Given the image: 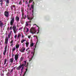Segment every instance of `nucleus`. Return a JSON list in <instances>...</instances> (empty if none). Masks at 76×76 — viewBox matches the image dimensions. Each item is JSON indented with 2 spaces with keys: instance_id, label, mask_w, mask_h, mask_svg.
I'll return each instance as SVG.
<instances>
[{
  "instance_id": "nucleus-1",
  "label": "nucleus",
  "mask_w": 76,
  "mask_h": 76,
  "mask_svg": "<svg viewBox=\"0 0 76 76\" xmlns=\"http://www.w3.org/2000/svg\"><path fill=\"white\" fill-rule=\"evenodd\" d=\"M26 61H24L23 63L22 64H20V65L17 68V70H20L21 67H22L21 70V73H22L23 72V66H25L26 67H28V63H27L26 65Z\"/></svg>"
},
{
  "instance_id": "nucleus-2",
  "label": "nucleus",
  "mask_w": 76,
  "mask_h": 76,
  "mask_svg": "<svg viewBox=\"0 0 76 76\" xmlns=\"http://www.w3.org/2000/svg\"><path fill=\"white\" fill-rule=\"evenodd\" d=\"M35 27H32L31 28L30 30V32L32 34H35L36 33V32H37V30L36 29V28L37 27H38V28L37 29V31H38V32H37V34H38L39 33V27H38V26H37L36 24H33V26H35Z\"/></svg>"
},
{
  "instance_id": "nucleus-3",
  "label": "nucleus",
  "mask_w": 76,
  "mask_h": 76,
  "mask_svg": "<svg viewBox=\"0 0 76 76\" xmlns=\"http://www.w3.org/2000/svg\"><path fill=\"white\" fill-rule=\"evenodd\" d=\"M4 15L5 16L6 18H7V20H8L7 18H9V11H6L4 12Z\"/></svg>"
},
{
  "instance_id": "nucleus-4",
  "label": "nucleus",
  "mask_w": 76,
  "mask_h": 76,
  "mask_svg": "<svg viewBox=\"0 0 76 76\" xmlns=\"http://www.w3.org/2000/svg\"><path fill=\"white\" fill-rule=\"evenodd\" d=\"M38 40H37V42L36 43V45H35L34 46V48H33V50L32 52V54L33 55V56L31 57V59H32V58H33V57H34V54L35 53V48H36V47H37V43H38Z\"/></svg>"
},
{
  "instance_id": "nucleus-5",
  "label": "nucleus",
  "mask_w": 76,
  "mask_h": 76,
  "mask_svg": "<svg viewBox=\"0 0 76 76\" xmlns=\"http://www.w3.org/2000/svg\"><path fill=\"white\" fill-rule=\"evenodd\" d=\"M14 22H15V17H12L11 18V20L10 22V25L12 26L14 23Z\"/></svg>"
},
{
  "instance_id": "nucleus-6",
  "label": "nucleus",
  "mask_w": 76,
  "mask_h": 76,
  "mask_svg": "<svg viewBox=\"0 0 76 76\" xmlns=\"http://www.w3.org/2000/svg\"><path fill=\"white\" fill-rule=\"evenodd\" d=\"M31 21H27L26 22L25 25L26 26H28V27H31Z\"/></svg>"
},
{
  "instance_id": "nucleus-7",
  "label": "nucleus",
  "mask_w": 76,
  "mask_h": 76,
  "mask_svg": "<svg viewBox=\"0 0 76 76\" xmlns=\"http://www.w3.org/2000/svg\"><path fill=\"white\" fill-rule=\"evenodd\" d=\"M18 57H19V54H16L15 55V59L16 61V62H18Z\"/></svg>"
},
{
  "instance_id": "nucleus-8",
  "label": "nucleus",
  "mask_w": 76,
  "mask_h": 76,
  "mask_svg": "<svg viewBox=\"0 0 76 76\" xmlns=\"http://www.w3.org/2000/svg\"><path fill=\"white\" fill-rule=\"evenodd\" d=\"M7 45L5 46L4 48V52H3V54L4 56H5L6 55V52L7 51Z\"/></svg>"
},
{
  "instance_id": "nucleus-9",
  "label": "nucleus",
  "mask_w": 76,
  "mask_h": 76,
  "mask_svg": "<svg viewBox=\"0 0 76 76\" xmlns=\"http://www.w3.org/2000/svg\"><path fill=\"white\" fill-rule=\"evenodd\" d=\"M25 48L24 47H23L20 50V51L21 53H24L25 51Z\"/></svg>"
},
{
  "instance_id": "nucleus-10",
  "label": "nucleus",
  "mask_w": 76,
  "mask_h": 76,
  "mask_svg": "<svg viewBox=\"0 0 76 76\" xmlns=\"http://www.w3.org/2000/svg\"><path fill=\"white\" fill-rule=\"evenodd\" d=\"M13 61H14V58H10L9 60V63H12L13 62Z\"/></svg>"
},
{
  "instance_id": "nucleus-11",
  "label": "nucleus",
  "mask_w": 76,
  "mask_h": 76,
  "mask_svg": "<svg viewBox=\"0 0 76 76\" xmlns=\"http://www.w3.org/2000/svg\"><path fill=\"white\" fill-rule=\"evenodd\" d=\"M9 41V39L8 37H7L5 39V43L6 44H8V41Z\"/></svg>"
},
{
  "instance_id": "nucleus-12",
  "label": "nucleus",
  "mask_w": 76,
  "mask_h": 76,
  "mask_svg": "<svg viewBox=\"0 0 76 76\" xmlns=\"http://www.w3.org/2000/svg\"><path fill=\"white\" fill-rule=\"evenodd\" d=\"M4 26V24L2 23L1 21H0V27L1 28H2V27Z\"/></svg>"
},
{
  "instance_id": "nucleus-13",
  "label": "nucleus",
  "mask_w": 76,
  "mask_h": 76,
  "mask_svg": "<svg viewBox=\"0 0 76 76\" xmlns=\"http://www.w3.org/2000/svg\"><path fill=\"white\" fill-rule=\"evenodd\" d=\"M15 20L17 22H18L19 21V17L17 16L15 18Z\"/></svg>"
},
{
  "instance_id": "nucleus-14",
  "label": "nucleus",
  "mask_w": 76,
  "mask_h": 76,
  "mask_svg": "<svg viewBox=\"0 0 76 76\" xmlns=\"http://www.w3.org/2000/svg\"><path fill=\"white\" fill-rule=\"evenodd\" d=\"M13 7L14 8V9H16V6L15 5H12L11 7V10H13Z\"/></svg>"
},
{
  "instance_id": "nucleus-15",
  "label": "nucleus",
  "mask_w": 76,
  "mask_h": 76,
  "mask_svg": "<svg viewBox=\"0 0 76 76\" xmlns=\"http://www.w3.org/2000/svg\"><path fill=\"white\" fill-rule=\"evenodd\" d=\"M25 44L26 47H28V46H29V42L26 41V42L25 43Z\"/></svg>"
},
{
  "instance_id": "nucleus-16",
  "label": "nucleus",
  "mask_w": 76,
  "mask_h": 76,
  "mask_svg": "<svg viewBox=\"0 0 76 76\" xmlns=\"http://www.w3.org/2000/svg\"><path fill=\"white\" fill-rule=\"evenodd\" d=\"M13 40H12L10 42V46H13Z\"/></svg>"
},
{
  "instance_id": "nucleus-17",
  "label": "nucleus",
  "mask_w": 76,
  "mask_h": 76,
  "mask_svg": "<svg viewBox=\"0 0 76 76\" xmlns=\"http://www.w3.org/2000/svg\"><path fill=\"white\" fill-rule=\"evenodd\" d=\"M7 62V59H5L4 60V64H3L4 66Z\"/></svg>"
},
{
  "instance_id": "nucleus-18",
  "label": "nucleus",
  "mask_w": 76,
  "mask_h": 76,
  "mask_svg": "<svg viewBox=\"0 0 76 76\" xmlns=\"http://www.w3.org/2000/svg\"><path fill=\"white\" fill-rule=\"evenodd\" d=\"M17 27L16 26H15V25H14L12 27V29L13 30H14L15 29H16V28Z\"/></svg>"
},
{
  "instance_id": "nucleus-19",
  "label": "nucleus",
  "mask_w": 76,
  "mask_h": 76,
  "mask_svg": "<svg viewBox=\"0 0 76 76\" xmlns=\"http://www.w3.org/2000/svg\"><path fill=\"white\" fill-rule=\"evenodd\" d=\"M13 31L14 32V34H16L17 32H18V28H16V29H15L13 30Z\"/></svg>"
},
{
  "instance_id": "nucleus-20",
  "label": "nucleus",
  "mask_w": 76,
  "mask_h": 76,
  "mask_svg": "<svg viewBox=\"0 0 76 76\" xmlns=\"http://www.w3.org/2000/svg\"><path fill=\"white\" fill-rule=\"evenodd\" d=\"M19 46H20V45H19V44L15 46L16 48V49L19 48Z\"/></svg>"
},
{
  "instance_id": "nucleus-21",
  "label": "nucleus",
  "mask_w": 76,
  "mask_h": 76,
  "mask_svg": "<svg viewBox=\"0 0 76 76\" xmlns=\"http://www.w3.org/2000/svg\"><path fill=\"white\" fill-rule=\"evenodd\" d=\"M26 29L27 30L26 31V32H29V28H28L25 27L24 28V29Z\"/></svg>"
},
{
  "instance_id": "nucleus-22",
  "label": "nucleus",
  "mask_w": 76,
  "mask_h": 76,
  "mask_svg": "<svg viewBox=\"0 0 76 76\" xmlns=\"http://www.w3.org/2000/svg\"><path fill=\"white\" fill-rule=\"evenodd\" d=\"M33 46H34V43H31L30 44V47H31V48H32Z\"/></svg>"
},
{
  "instance_id": "nucleus-23",
  "label": "nucleus",
  "mask_w": 76,
  "mask_h": 76,
  "mask_svg": "<svg viewBox=\"0 0 76 76\" xmlns=\"http://www.w3.org/2000/svg\"><path fill=\"white\" fill-rule=\"evenodd\" d=\"M27 71H28V69H26V72H25L24 73V75H23V76H25L26 72H27Z\"/></svg>"
},
{
  "instance_id": "nucleus-24",
  "label": "nucleus",
  "mask_w": 76,
  "mask_h": 76,
  "mask_svg": "<svg viewBox=\"0 0 76 76\" xmlns=\"http://www.w3.org/2000/svg\"><path fill=\"white\" fill-rule=\"evenodd\" d=\"M7 4H9V0H5Z\"/></svg>"
},
{
  "instance_id": "nucleus-25",
  "label": "nucleus",
  "mask_w": 76,
  "mask_h": 76,
  "mask_svg": "<svg viewBox=\"0 0 76 76\" xmlns=\"http://www.w3.org/2000/svg\"><path fill=\"white\" fill-rule=\"evenodd\" d=\"M26 40H25L24 39H23L22 40H21V43H23V42H24V41H26Z\"/></svg>"
},
{
  "instance_id": "nucleus-26",
  "label": "nucleus",
  "mask_w": 76,
  "mask_h": 76,
  "mask_svg": "<svg viewBox=\"0 0 76 76\" xmlns=\"http://www.w3.org/2000/svg\"><path fill=\"white\" fill-rule=\"evenodd\" d=\"M21 36L22 35H21V34H18L17 36V38H19L20 37H21Z\"/></svg>"
},
{
  "instance_id": "nucleus-27",
  "label": "nucleus",
  "mask_w": 76,
  "mask_h": 76,
  "mask_svg": "<svg viewBox=\"0 0 76 76\" xmlns=\"http://www.w3.org/2000/svg\"><path fill=\"white\" fill-rule=\"evenodd\" d=\"M11 36V34H9L8 37V39H10V36Z\"/></svg>"
},
{
  "instance_id": "nucleus-28",
  "label": "nucleus",
  "mask_w": 76,
  "mask_h": 76,
  "mask_svg": "<svg viewBox=\"0 0 76 76\" xmlns=\"http://www.w3.org/2000/svg\"><path fill=\"white\" fill-rule=\"evenodd\" d=\"M24 22H25V21L23 20H21L20 21V23L22 24L24 23Z\"/></svg>"
},
{
  "instance_id": "nucleus-29",
  "label": "nucleus",
  "mask_w": 76,
  "mask_h": 76,
  "mask_svg": "<svg viewBox=\"0 0 76 76\" xmlns=\"http://www.w3.org/2000/svg\"><path fill=\"white\" fill-rule=\"evenodd\" d=\"M28 20H32L33 19V17H28Z\"/></svg>"
},
{
  "instance_id": "nucleus-30",
  "label": "nucleus",
  "mask_w": 76,
  "mask_h": 76,
  "mask_svg": "<svg viewBox=\"0 0 76 76\" xmlns=\"http://www.w3.org/2000/svg\"><path fill=\"white\" fill-rule=\"evenodd\" d=\"M15 50L16 48H15V47L14 48H13L12 49V51H15Z\"/></svg>"
},
{
  "instance_id": "nucleus-31",
  "label": "nucleus",
  "mask_w": 76,
  "mask_h": 76,
  "mask_svg": "<svg viewBox=\"0 0 76 76\" xmlns=\"http://www.w3.org/2000/svg\"><path fill=\"white\" fill-rule=\"evenodd\" d=\"M18 4H22V2L21 1H20L18 3Z\"/></svg>"
},
{
  "instance_id": "nucleus-32",
  "label": "nucleus",
  "mask_w": 76,
  "mask_h": 76,
  "mask_svg": "<svg viewBox=\"0 0 76 76\" xmlns=\"http://www.w3.org/2000/svg\"><path fill=\"white\" fill-rule=\"evenodd\" d=\"M31 9H34V5H31Z\"/></svg>"
},
{
  "instance_id": "nucleus-33",
  "label": "nucleus",
  "mask_w": 76,
  "mask_h": 76,
  "mask_svg": "<svg viewBox=\"0 0 76 76\" xmlns=\"http://www.w3.org/2000/svg\"><path fill=\"white\" fill-rule=\"evenodd\" d=\"M32 1H33V0H30L29 1V3H31V2H32Z\"/></svg>"
},
{
  "instance_id": "nucleus-34",
  "label": "nucleus",
  "mask_w": 76,
  "mask_h": 76,
  "mask_svg": "<svg viewBox=\"0 0 76 76\" xmlns=\"http://www.w3.org/2000/svg\"><path fill=\"white\" fill-rule=\"evenodd\" d=\"M14 38H15V39H16V38H17V35H15L14 36Z\"/></svg>"
},
{
  "instance_id": "nucleus-35",
  "label": "nucleus",
  "mask_w": 76,
  "mask_h": 76,
  "mask_svg": "<svg viewBox=\"0 0 76 76\" xmlns=\"http://www.w3.org/2000/svg\"><path fill=\"white\" fill-rule=\"evenodd\" d=\"M31 36H28V38H29V39H30V38H31Z\"/></svg>"
},
{
  "instance_id": "nucleus-36",
  "label": "nucleus",
  "mask_w": 76,
  "mask_h": 76,
  "mask_svg": "<svg viewBox=\"0 0 76 76\" xmlns=\"http://www.w3.org/2000/svg\"><path fill=\"white\" fill-rule=\"evenodd\" d=\"M13 71V69H12L11 70V71H10V73H12Z\"/></svg>"
},
{
  "instance_id": "nucleus-37",
  "label": "nucleus",
  "mask_w": 76,
  "mask_h": 76,
  "mask_svg": "<svg viewBox=\"0 0 76 76\" xmlns=\"http://www.w3.org/2000/svg\"><path fill=\"white\" fill-rule=\"evenodd\" d=\"M26 17V15H25L24 16V19H25Z\"/></svg>"
},
{
  "instance_id": "nucleus-38",
  "label": "nucleus",
  "mask_w": 76,
  "mask_h": 76,
  "mask_svg": "<svg viewBox=\"0 0 76 76\" xmlns=\"http://www.w3.org/2000/svg\"><path fill=\"white\" fill-rule=\"evenodd\" d=\"M10 30H12V26H11L10 28Z\"/></svg>"
},
{
  "instance_id": "nucleus-39",
  "label": "nucleus",
  "mask_w": 76,
  "mask_h": 76,
  "mask_svg": "<svg viewBox=\"0 0 76 76\" xmlns=\"http://www.w3.org/2000/svg\"><path fill=\"white\" fill-rule=\"evenodd\" d=\"M8 31H9V30H10V28H9V27H8L7 28Z\"/></svg>"
},
{
  "instance_id": "nucleus-40",
  "label": "nucleus",
  "mask_w": 76,
  "mask_h": 76,
  "mask_svg": "<svg viewBox=\"0 0 76 76\" xmlns=\"http://www.w3.org/2000/svg\"><path fill=\"white\" fill-rule=\"evenodd\" d=\"M3 1H2V0H0V2H1V3H2Z\"/></svg>"
},
{
  "instance_id": "nucleus-41",
  "label": "nucleus",
  "mask_w": 76,
  "mask_h": 76,
  "mask_svg": "<svg viewBox=\"0 0 76 76\" xmlns=\"http://www.w3.org/2000/svg\"><path fill=\"white\" fill-rule=\"evenodd\" d=\"M24 37L25 36L23 35H22L21 37L22 38H23V37Z\"/></svg>"
},
{
  "instance_id": "nucleus-42",
  "label": "nucleus",
  "mask_w": 76,
  "mask_h": 76,
  "mask_svg": "<svg viewBox=\"0 0 76 76\" xmlns=\"http://www.w3.org/2000/svg\"><path fill=\"white\" fill-rule=\"evenodd\" d=\"M30 51H31V50H29L28 51V53H30Z\"/></svg>"
},
{
  "instance_id": "nucleus-43",
  "label": "nucleus",
  "mask_w": 76,
  "mask_h": 76,
  "mask_svg": "<svg viewBox=\"0 0 76 76\" xmlns=\"http://www.w3.org/2000/svg\"><path fill=\"white\" fill-rule=\"evenodd\" d=\"M23 60V58H21L20 59L21 61H22V60Z\"/></svg>"
},
{
  "instance_id": "nucleus-44",
  "label": "nucleus",
  "mask_w": 76,
  "mask_h": 76,
  "mask_svg": "<svg viewBox=\"0 0 76 76\" xmlns=\"http://www.w3.org/2000/svg\"><path fill=\"white\" fill-rule=\"evenodd\" d=\"M3 4V3L1 2V6H2V5Z\"/></svg>"
},
{
  "instance_id": "nucleus-45",
  "label": "nucleus",
  "mask_w": 76,
  "mask_h": 76,
  "mask_svg": "<svg viewBox=\"0 0 76 76\" xmlns=\"http://www.w3.org/2000/svg\"><path fill=\"white\" fill-rule=\"evenodd\" d=\"M22 29V28H19V30H21V29Z\"/></svg>"
},
{
  "instance_id": "nucleus-46",
  "label": "nucleus",
  "mask_w": 76,
  "mask_h": 76,
  "mask_svg": "<svg viewBox=\"0 0 76 76\" xmlns=\"http://www.w3.org/2000/svg\"><path fill=\"white\" fill-rule=\"evenodd\" d=\"M24 15V13H23V12H22V16H23Z\"/></svg>"
},
{
  "instance_id": "nucleus-47",
  "label": "nucleus",
  "mask_w": 76,
  "mask_h": 76,
  "mask_svg": "<svg viewBox=\"0 0 76 76\" xmlns=\"http://www.w3.org/2000/svg\"><path fill=\"white\" fill-rule=\"evenodd\" d=\"M12 31H11L10 32V33H9V34H11H11H12Z\"/></svg>"
},
{
  "instance_id": "nucleus-48",
  "label": "nucleus",
  "mask_w": 76,
  "mask_h": 76,
  "mask_svg": "<svg viewBox=\"0 0 76 76\" xmlns=\"http://www.w3.org/2000/svg\"><path fill=\"white\" fill-rule=\"evenodd\" d=\"M21 11H22V13H23V10H21Z\"/></svg>"
},
{
  "instance_id": "nucleus-49",
  "label": "nucleus",
  "mask_w": 76,
  "mask_h": 76,
  "mask_svg": "<svg viewBox=\"0 0 76 76\" xmlns=\"http://www.w3.org/2000/svg\"><path fill=\"white\" fill-rule=\"evenodd\" d=\"M28 49H27L26 50V51H28Z\"/></svg>"
},
{
  "instance_id": "nucleus-50",
  "label": "nucleus",
  "mask_w": 76,
  "mask_h": 76,
  "mask_svg": "<svg viewBox=\"0 0 76 76\" xmlns=\"http://www.w3.org/2000/svg\"><path fill=\"white\" fill-rule=\"evenodd\" d=\"M14 55H13L12 56V57H14Z\"/></svg>"
},
{
  "instance_id": "nucleus-51",
  "label": "nucleus",
  "mask_w": 76,
  "mask_h": 76,
  "mask_svg": "<svg viewBox=\"0 0 76 76\" xmlns=\"http://www.w3.org/2000/svg\"><path fill=\"white\" fill-rule=\"evenodd\" d=\"M27 49H28V50H29V48H28Z\"/></svg>"
},
{
  "instance_id": "nucleus-52",
  "label": "nucleus",
  "mask_w": 76,
  "mask_h": 76,
  "mask_svg": "<svg viewBox=\"0 0 76 76\" xmlns=\"http://www.w3.org/2000/svg\"><path fill=\"white\" fill-rule=\"evenodd\" d=\"M1 44V42H0V45Z\"/></svg>"
},
{
  "instance_id": "nucleus-53",
  "label": "nucleus",
  "mask_w": 76,
  "mask_h": 76,
  "mask_svg": "<svg viewBox=\"0 0 76 76\" xmlns=\"http://www.w3.org/2000/svg\"><path fill=\"white\" fill-rule=\"evenodd\" d=\"M8 73H9V72H8V74H7V75H8Z\"/></svg>"
},
{
  "instance_id": "nucleus-54",
  "label": "nucleus",
  "mask_w": 76,
  "mask_h": 76,
  "mask_svg": "<svg viewBox=\"0 0 76 76\" xmlns=\"http://www.w3.org/2000/svg\"><path fill=\"white\" fill-rule=\"evenodd\" d=\"M33 4H34V2H33Z\"/></svg>"
},
{
  "instance_id": "nucleus-55",
  "label": "nucleus",
  "mask_w": 76,
  "mask_h": 76,
  "mask_svg": "<svg viewBox=\"0 0 76 76\" xmlns=\"http://www.w3.org/2000/svg\"><path fill=\"white\" fill-rule=\"evenodd\" d=\"M14 62L15 61V60H14Z\"/></svg>"
},
{
  "instance_id": "nucleus-56",
  "label": "nucleus",
  "mask_w": 76,
  "mask_h": 76,
  "mask_svg": "<svg viewBox=\"0 0 76 76\" xmlns=\"http://www.w3.org/2000/svg\"><path fill=\"white\" fill-rule=\"evenodd\" d=\"M34 37H36V36H34Z\"/></svg>"
},
{
  "instance_id": "nucleus-57",
  "label": "nucleus",
  "mask_w": 76,
  "mask_h": 76,
  "mask_svg": "<svg viewBox=\"0 0 76 76\" xmlns=\"http://www.w3.org/2000/svg\"><path fill=\"white\" fill-rule=\"evenodd\" d=\"M32 16H33V15H32Z\"/></svg>"
}]
</instances>
